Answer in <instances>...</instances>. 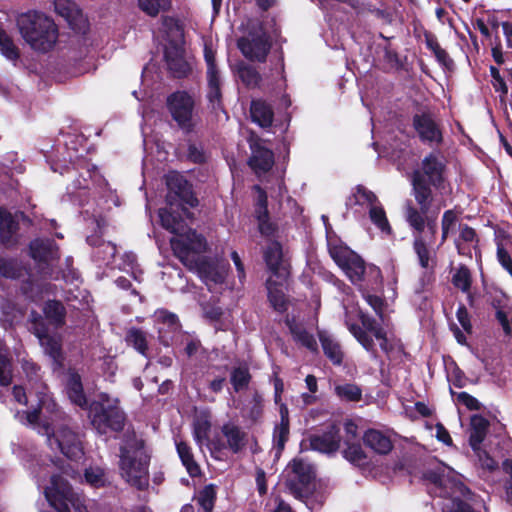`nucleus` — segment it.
I'll return each mask as SVG.
<instances>
[{
  "label": "nucleus",
  "mask_w": 512,
  "mask_h": 512,
  "mask_svg": "<svg viewBox=\"0 0 512 512\" xmlns=\"http://www.w3.org/2000/svg\"><path fill=\"white\" fill-rule=\"evenodd\" d=\"M119 458L121 477L138 490L146 489L149 485L150 455L145 441L134 430L128 429L124 433Z\"/></svg>",
  "instance_id": "obj_1"
},
{
  "label": "nucleus",
  "mask_w": 512,
  "mask_h": 512,
  "mask_svg": "<svg viewBox=\"0 0 512 512\" xmlns=\"http://www.w3.org/2000/svg\"><path fill=\"white\" fill-rule=\"evenodd\" d=\"M186 238L189 240V245L183 239L172 240L171 247L174 255L189 270H196L206 285L223 283L227 272L226 267L198 256L206 249L205 238L196 232H189Z\"/></svg>",
  "instance_id": "obj_2"
},
{
  "label": "nucleus",
  "mask_w": 512,
  "mask_h": 512,
  "mask_svg": "<svg viewBox=\"0 0 512 512\" xmlns=\"http://www.w3.org/2000/svg\"><path fill=\"white\" fill-rule=\"evenodd\" d=\"M17 27L24 41L38 53L50 52L58 41L57 25L43 12L30 10L20 14L17 18Z\"/></svg>",
  "instance_id": "obj_3"
},
{
  "label": "nucleus",
  "mask_w": 512,
  "mask_h": 512,
  "mask_svg": "<svg viewBox=\"0 0 512 512\" xmlns=\"http://www.w3.org/2000/svg\"><path fill=\"white\" fill-rule=\"evenodd\" d=\"M411 183L412 195L419 207L417 208L411 200H407L404 204L405 220L418 234L427 229L433 240L437 232L436 215L428 214L434 200L432 185L426 179H422L419 173L411 178Z\"/></svg>",
  "instance_id": "obj_4"
},
{
  "label": "nucleus",
  "mask_w": 512,
  "mask_h": 512,
  "mask_svg": "<svg viewBox=\"0 0 512 512\" xmlns=\"http://www.w3.org/2000/svg\"><path fill=\"white\" fill-rule=\"evenodd\" d=\"M89 418L99 434H106L108 431L120 432L126 422V415L119 407V400L107 393H100L98 399L90 404Z\"/></svg>",
  "instance_id": "obj_5"
},
{
  "label": "nucleus",
  "mask_w": 512,
  "mask_h": 512,
  "mask_svg": "<svg viewBox=\"0 0 512 512\" xmlns=\"http://www.w3.org/2000/svg\"><path fill=\"white\" fill-rule=\"evenodd\" d=\"M358 318L361 326L352 323L348 318L345 320L348 330L355 339L365 350L375 355L376 345L373 336L379 342L380 349L385 354H389L393 350V339L388 335L386 329L376 319L362 311L358 312Z\"/></svg>",
  "instance_id": "obj_6"
},
{
  "label": "nucleus",
  "mask_w": 512,
  "mask_h": 512,
  "mask_svg": "<svg viewBox=\"0 0 512 512\" xmlns=\"http://www.w3.org/2000/svg\"><path fill=\"white\" fill-rule=\"evenodd\" d=\"M45 497L57 512H87L81 497L75 493L61 475H52L50 485L45 488Z\"/></svg>",
  "instance_id": "obj_7"
},
{
  "label": "nucleus",
  "mask_w": 512,
  "mask_h": 512,
  "mask_svg": "<svg viewBox=\"0 0 512 512\" xmlns=\"http://www.w3.org/2000/svg\"><path fill=\"white\" fill-rule=\"evenodd\" d=\"M237 47L249 61L264 63L271 50L272 40L261 24L252 25L237 39Z\"/></svg>",
  "instance_id": "obj_8"
},
{
  "label": "nucleus",
  "mask_w": 512,
  "mask_h": 512,
  "mask_svg": "<svg viewBox=\"0 0 512 512\" xmlns=\"http://www.w3.org/2000/svg\"><path fill=\"white\" fill-rule=\"evenodd\" d=\"M43 434L47 436V443L52 450H58L72 460L82 457V442L78 434L66 423L60 424L56 429L50 428V423H46L43 425Z\"/></svg>",
  "instance_id": "obj_9"
},
{
  "label": "nucleus",
  "mask_w": 512,
  "mask_h": 512,
  "mask_svg": "<svg viewBox=\"0 0 512 512\" xmlns=\"http://www.w3.org/2000/svg\"><path fill=\"white\" fill-rule=\"evenodd\" d=\"M166 184L168 187V194L166 202L168 206H181L182 214L190 218L192 213L184 207L187 205L191 208L198 205V199L194 196L192 186L180 174L171 172L166 177Z\"/></svg>",
  "instance_id": "obj_10"
},
{
  "label": "nucleus",
  "mask_w": 512,
  "mask_h": 512,
  "mask_svg": "<svg viewBox=\"0 0 512 512\" xmlns=\"http://www.w3.org/2000/svg\"><path fill=\"white\" fill-rule=\"evenodd\" d=\"M194 96L185 90H177L167 96L166 107L179 128H193L195 116Z\"/></svg>",
  "instance_id": "obj_11"
},
{
  "label": "nucleus",
  "mask_w": 512,
  "mask_h": 512,
  "mask_svg": "<svg viewBox=\"0 0 512 512\" xmlns=\"http://www.w3.org/2000/svg\"><path fill=\"white\" fill-rule=\"evenodd\" d=\"M25 421L21 419L24 424L37 427L39 433L43 434V425L50 423V428L56 425L58 421H65L66 415L62 412L55 401L47 394H43L39 398L38 408L30 412H25L22 415Z\"/></svg>",
  "instance_id": "obj_12"
},
{
  "label": "nucleus",
  "mask_w": 512,
  "mask_h": 512,
  "mask_svg": "<svg viewBox=\"0 0 512 512\" xmlns=\"http://www.w3.org/2000/svg\"><path fill=\"white\" fill-rule=\"evenodd\" d=\"M329 253L352 283L357 284L363 280L365 263L359 255L344 246H332Z\"/></svg>",
  "instance_id": "obj_13"
},
{
  "label": "nucleus",
  "mask_w": 512,
  "mask_h": 512,
  "mask_svg": "<svg viewBox=\"0 0 512 512\" xmlns=\"http://www.w3.org/2000/svg\"><path fill=\"white\" fill-rule=\"evenodd\" d=\"M32 330L38 338L44 353L48 355L58 366H62L64 360L62 351V337L58 334H50L44 320L39 316L32 322Z\"/></svg>",
  "instance_id": "obj_14"
},
{
  "label": "nucleus",
  "mask_w": 512,
  "mask_h": 512,
  "mask_svg": "<svg viewBox=\"0 0 512 512\" xmlns=\"http://www.w3.org/2000/svg\"><path fill=\"white\" fill-rule=\"evenodd\" d=\"M248 141L251 149L248 164L251 169L257 175L264 174L271 170L274 165L273 152L262 145V140L258 138L252 130L250 131Z\"/></svg>",
  "instance_id": "obj_15"
},
{
  "label": "nucleus",
  "mask_w": 512,
  "mask_h": 512,
  "mask_svg": "<svg viewBox=\"0 0 512 512\" xmlns=\"http://www.w3.org/2000/svg\"><path fill=\"white\" fill-rule=\"evenodd\" d=\"M289 467L291 468V474L286 482L287 487L296 497H301L304 488L314 478L313 467L302 459H293Z\"/></svg>",
  "instance_id": "obj_16"
},
{
  "label": "nucleus",
  "mask_w": 512,
  "mask_h": 512,
  "mask_svg": "<svg viewBox=\"0 0 512 512\" xmlns=\"http://www.w3.org/2000/svg\"><path fill=\"white\" fill-rule=\"evenodd\" d=\"M181 206H171L159 209V218L161 225L167 231L175 234L177 237H173L171 240L175 239H183L184 242L189 245V240L186 238L189 232H195L191 229H186V224L182 215L179 213L178 209ZM172 241H170L171 243Z\"/></svg>",
  "instance_id": "obj_17"
},
{
  "label": "nucleus",
  "mask_w": 512,
  "mask_h": 512,
  "mask_svg": "<svg viewBox=\"0 0 512 512\" xmlns=\"http://www.w3.org/2000/svg\"><path fill=\"white\" fill-rule=\"evenodd\" d=\"M185 47H165L164 60L173 78L183 79L189 76L192 68L185 58Z\"/></svg>",
  "instance_id": "obj_18"
},
{
  "label": "nucleus",
  "mask_w": 512,
  "mask_h": 512,
  "mask_svg": "<svg viewBox=\"0 0 512 512\" xmlns=\"http://www.w3.org/2000/svg\"><path fill=\"white\" fill-rule=\"evenodd\" d=\"M444 171L443 160L431 153L422 160L421 167L413 171L412 177L419 173L422 179H426L434 187H439L444 180Z\"/></svg>",
  "instance_id": "obj_19"
},
{
  "label": "nucleus",
  "mask_w": 512,
  "mask_h": 512,
  "mask_svg": "<svg viewBox=\"0 0 512 512\" xmlns=\"http://www.w3.org/2000/svg\"><path fill=\"white\" fill-rule=\"evenodd\" d=\"M55 12L65 19L69 26L75 31H81L85 26V19L82 10L71 0H55Z\"/></svg>",
  "instance_id": "obj_20"
},
{
  "label": "nucleus",
  "mask_w": 512,
  "mask_h": 512,
  "mask_svg": "<svg viewBox=\"0 0 512 512\" xmlns=\"http://www.w3.org/2000/svg\"><path fill=\"white\" fill-rule=\"evenodd\" d=\"M341 437L339 430L331 426L327 431L321 434H313L309 437L310 447L321 453H334L340 447Z\"/></svg>",
  "instance_id": "obj_21"
},
{
  "label": "nucleus",
  "mask_w": 512,
  "mask_h": 512,
  "mask_svg": "<svg viewBox=\"0 0 512 512\" xmlns=\"http://www.w3.org/2000/svg\"><path fill=\"white\" fill-rule=\"evenodd\" d=\"M470 494V490L463 483L454 482L451 487V497L445 499L443 503V512H473L470 505L459 498V496L468 498Z\"/></svg>",
  "instance_id": "obj_22"
},
{
  "label": "nucleus",
  "mask_w": 512,
  "mask_h": 512,
  "mask_svg": "<svg viewBox=\"0 0 512 512\" xmlns=\"http://www.w3.org/2000/svg\"><path fill=\"white\" fill-rule=\"evenodd\" d=\"M30 255L39 262L48 264L59 258L58 247L49 239H35L30 243Z\"/></svg>",
  "instance_id": "obj_23"
},
{
  "label": "nucleus",
  "mask_w": 512,
  "mask_h": 512,
  "mask_svg": "<svg viewBox=\"0 0 512 512\" xmlns=\"http://www.w3.org/2000/svg\"><path fill=\"white\" fill-rule=\"evenodd\" d=\"M221 433L226 440V447L234 454L239 453L247 444V433L233 422L224 423Z\"/></svg>",
  "instance_id": "obj_24"
},
{
  "label": "nucleus",
  "mask_w": 512,
  "mask_h": 512,
  "mask_svg": "<svg viewBox=\"0 0 512 512\" xmlns=\"http://www.w3.org/2000/svg\"><path fill=\"white\" fill-rule=\"evenodd\" d=\"M264 259L269 270L278 278L285 279L288 270L283 262L282 247L278 242H271L264 252Z\"/></svg>",
  "instance_id": "obj_25"
},
{
  "label": "nucleus",
  "mask_w": 512,
  "mask_h": 512,
  "mask_svg": "<svg viewBox=\"0 0 512 512\" xmlns=\"http://www.w3.org/2000/svg\"><path fill=\"white\" fill-rule=\"evenodd\" d=\"M363 442L379 455H387L393 449L390 437L377 429H368L363 435Z\"/></svg>",
  "instance_id": "obj_26"
},
{
  "label": "nucleus",
  "mask_w": 512,
  "mask_h": 512,
  "mask_svg": "<svg viewBox=\"0 0 512 512\" xmlns=\"http://www.w3.org/2000/svg\"><path fill=\"white\" fill-rule=\"evenodd\" d=\"M250 116L260 128H271L274 112L272 106L265 100H253L250 105Z\"/></svg>",
  "instance_id": "obj_27"
},
{
  "label": "nucleus",
  "mask_w": 512,
  "mask_h": 512,
  "mask_svg": "<svg viewBox=\"0 0 512 512\" xmlns=\"http://www.w3.org/2000/svg\"><path fill=\"white\" fill-rule=\"evenodd\" d=\"M413 127L412 128H438L435 122V115L432 109L416 100L412 103Z\"/></svg>",
  "instance_id": "obj_28"
},
{
  "label": "nucleus",
  "mask_w": 512,
  "mask_h": 512,
  "mask_svg": "<svg viewBox=\"0 0 512 512\" xmlns=\"http://www.w3.org/2000/svg\"><path fill=\"white\" fill-rule=\"evenodd\" d=\"M176 450L183 466L186 468L187 473L191 477L199 476L201 474V469L194 459L191 447L186 442L179 441L176 443Z\"/></svg>",
  "instance_id": "obj_29"
},
{
  "label": "nucleus",
  "mask_w": 512,
  "mask_h": 512,
  "mask_svg": "<svg viewBox=\"0 0 512 512\" xmlns=\"http://www.w3.org/2000/svg\"><path fill=\"white\" fill-rule=\"evenodd\" d=\"M18 229V223L11 213L0 209V239L5 245L14 243V236Z\"/></svg>",
  "instance_id": "obj_30"
},
{
  "label": "nucleus",
  "mask_w": 512,
  "mask_h": 512,
  "mask_svg": "<svg viewBox=\"0 0 512 512\" xmlns=\"http://www.w3.org/2000/svg\"><path fill=\"white\" fill-rule=\"evenodd\" d=\"M470 426L469 444L471 448L481 446L488 431V420L481 415H474L471 417Z\"/></svg>",
  "instance_id": "obj_31"
},
{
  "label": "nucleus",
  "mask_w": 512,
  "mask_h": 512,
  "mask_svg": "<svg viewBox=\"0 0 512 512\" xmlns=\"http://www.w3.org/2000/svg\"><path fill=\"white\" fill-rule=\"evenodd\" d=\"M207 100L214 110H223L220 75H207Z\"/></svg>",
  "instance_id": "obj_32"
},
{
  "label": "nucleus",
  "mask_w": 512,
  "mask_h": 512,
  "mask_svg": "<svg viewBox=\"0 0 512 512\" xmlns=\"http://www.w3.org/2000/svg\"><path fill=\"white\" fill-rule=\"evenodd\" d=\"M289 330L293 336V339L306 347L312 352H316L318 345L317 341L312 334H310L302 325L295 322L287 321Z\"/></svg>",
  "instance_id": "obj_33"
},
{
  "label": "nucleus",
  "mask_w": 512,
  "mask_h": 512,
  "mask_svg": "<svg viewBox=\"0 0 512 512\" xmlns=\"http://www.w3.org/2000/svg\"><path fill=\"white\" fill-rule=\"evenodd\" d=\"M43 312L49 322L56 328L65 324L66 310L60 301L51 300L46 302Z\"/></svg>",
  "instance_id": "obj_34"
},
{
  "label": "nucleus",
  "mask_w": 512,
  "mask_h": 512,
  "mask_svg": "<svg viewBox=\"0 0 512 512\" xmlns=\"http://www.w3.org/2000/svg\"><path fill=\"white\" fill-rule=\"evenodd\" d=\"M375 203H378L377 196L362 185L356 186L352 195L349 196L346 200L347 207H353L355 205H367L370 208Z\"/></svg>",
  "instance_id": "obj_35"
},
{
  "label": "nucleus",
  "mask_w": 512,
  "mask_h": 512,
  "mask_svg": "<svg viewBox=\"0 0 512 512\" xmlns=\"http://www.w3.org/2000/svg\"><path fill=\"white\" fill-rule=\"evenodd\" d=\"M266 288L271 306L278 312L286 311L287 301L283 291L279 288L276 281L269 278L266 282Z\"/></svg>",
  "instance_id": "obj_36"
},
{
  "label": "nucleus",
  "mask_w": 512,
  "mask_h": 512,
  "mask_svg": "<svg viewBox=\"0 0 512 512\" xmlns=\"http://www.w3.org/2000/svg\"><path fill=\"white\" fill-rule=\"evenodd\" d=\"M237 72L240 80L247 88H256L262 81L261 74L254 66L250 64H239Z\"/></svg>",
  "instance_id": "obj_37"
},
{
  "label": "nucleus",
  "mask_w": 512,
  "mask_h": 512,
  "mask_svg": "<svg viewBox=\"0 0 512 512\" xmlns=\"http://www.w3.org/2000/svg\"><path fill=\"white\" fill-rule=\"evenodd\" d=\"M67 393L70 400L80 407H84L87 404L85 394L83 392V386L81 378L78 374H72L68 381Z\"/></svg>",
  "instance_id": "obj_38"
},
{
  "label": "nucleus",
  "mask_w": 512,
  "mask_h": 512,
  "mask_svg": "<svg viewBox=\"0 0 512 512\" xmlns=\"http://www.w3.org/2000/svg\"><path fill=\"white\" fill-rule=\"evenodd\" d=\"M250 381L251 374L247 365L241 364L232 369L230 382L236 392L246 389Z\"/></svg>",
  "instance_id": "obj_39"
},
{
  "label": "nucleus",
  "mask_w": 512,
  "mask_h": 512,
  "mask_svg": "<svg viewBox=\"0 0 512 512\" xmlns=\"http://www.w3.org/2000/svg\"><path fill=\"white\" fill-rule=\"evenodd\" d=\"M199 506L198 512H212L216 501V489L213 484L206 485L195 498Z\"/></svg>",
  "instance_id": "obj_40"
},
{
  "label": "nucleus",
  "mask_w": 512,
  "mask_h": 512,
  "mask_svg": "<svg viewBox=\"0 0 512 512\" xmlns=\"http://www.w3.org/2000/svg\"><path fill=\"white\" fill-rule=\"evenodd\" d=\"M139 8L150 17H156L160 11L171 9V0H138Z\"/></svg>",
  "instance_id": "obj_41"
},
{
  "label": "nucleus",
  "mask_w": 512,
  "mask_h": 512,
  "mask_svg": "<svg viewBox=\"0 0 512 512\" xmlns=\"http://www.w3.org/2000/svg\"><path fill=\"white\" fill-rule=\"evenodd\" d=\"M324 354L335 364L342 362V352L338 343L324 333H319Z\"/></svg>",
  "instance_id": "obj_42"
},
{
  "label": "nucleus",
  "mask_w": 512,
  "mask_h": 512,
  "mask_svg": "<svg viewBox=\"0 0 512 512\" xmlns=\"http://www.w3.org/2000/svg\"><path fill=\"white\" fill-rule=\"evenodd\" d=\"M0 52L10 61H17L20 58V50L14 44L13 39L0 27Z\"/></svg>",
  "instance_id": "obj_43"
},
{
  "label": "nucleus",
  "mask_w": 512,
  "mask_h": 512,
  "mask_svg": "<svg viewBox=\"0 0 512 512\" xmlns=\"http://www.w3.org/2000/svg\"><path fill=\"white\" fill-rule=\"evenodd\" d=\"M452 284L460 289L462 292L467 293L470 291L472 284L471 272L465 265H460L452 276Z\"/></svg>",
  "instance_id": "obj_44"
},
{
  "label": "nucleus",
  "mask_w": 512,
  "mask_h": 512,
  "mask_svg": "<svg viewBox=\"0 0 512 512\" xmlns=\"http://www.w3.org/2000/svg\"><path fill=\"white\" fill-rule=\"evenodd\" d=\"M478 241L479 239L476 231L472 227L468 226L467 224L459 225V237L455 240V245L459 254H465L464 247L462 246L461 242L476 246Z\"/></svg>",
  "instance_id": "obj_45"
},
{
  "label": "nucleus",
  "mask_w": 512,
  "mask_h": 512,
  "mask_svg": "<svg viewBox=\"0 0 512 512\" xmlns=\"http://www.w3.org/2000/svg\"><path fill=\"white\" fill-rule=\"evenodd\" d=\"M369 216L371 221L383 232L390 233L391 227L384 209L375 203L369 208Z\"/></svg>",
  "instance_id": "obj_46"
},
{
  "label": "nucleus",
  "mask_w": 512,
  "mask_h": 512,
  "mask_svg": "<svg viewBox=\"0 0 512 512\" xmlns=\"http://www.w3.org/2000/svg\"><path fill=\"white\" fill-rule=\"evenodd\" d=\"M126 341L138 352L145 354L147 350V338L145 332L137 328H132L127 333Z\"/></svg>",
  "instance_id": "obj_47"
},
{
  "label": "nucleus",
  "mask_w": 512,
  "mask_h": 512,
  "mask_svg": "<svg viewBox=\"0 0 512 512\" xmlns=\"http://www.w3.org/2000/svg\"><path fill=\"white\" fill-rule=\"evenodd\" d=\"M414 250L418 256L420 265L427 268L429 265V251L423 239L422 233L418 234L414 231Z\"/></svg>",
  "instance_id": "obj_48"
},
{
  "label": "nucleus",
  "mask_w": 512,
  "mask_h": 512,
  "mask_svg": "<svg viewBox=\"0 0 512 512\" xmlns=\"http://www.w3.org/2000/svg\"><path fill=\"white\" fill-rule=\"evenodd\" d=\"M335 391L340 398L347 401H358L362 395L361 389L357 385L350 383L336 386Z\"/></svg>",
  "instance_id": "obj_49"
},
{
  "label": "nucleus",
  "mask_w": 512,
  "mask_h": 512,
  "mask_svg": "<svg viewBox=\"0 0 512 512\" xmlns=\"http://www.w3.org/2000/svg\"><path fill=\"white\" fill-rule=\"evenodd\" d=\"M343 455L345 459L356 465L364 464L367 458L360 444L348 445L347 448L343 451Z\"/></svg>",
  "instance_id": "obj_50"
},
{
  "label": "nucleus",
  "mask_w": 512,
  "mask_h": 512,
  "mask_svg": "<svg viewBox=\"0 0 512 512\" xmlns=\"http://www.w3.org/2000/svg\"><path fill=\"white\" fill-rule=\"evenodd\" d=\"M210 428L211 423L205 419L194 424L193 437L200 447L208 440Z\"/></svg>",
  "instance_id": "obj_51"
},
{
  "label": "nucleus",
  "mask_w": 512,
  "mask_h": 512,
  "mask_svg": "<svg viewBox=\"0 0 512 512\" xmlns=\"http://www.w3.org/2000/svg\"><path fill=\"white\" fill-rule=\"evenodd\" d=\"M85 480L94 487L104 486L107 479L104 470L99 467H90L85 470Z\"/></svg>",
  "instance_id": "obj_52"
},
{
  "label": "nucleus",
  "mask_w": 512,
  "mask_h": 512,
  "mask_svg": "<svg viewBox=\"0 0 512 512\" xmlns=\"http://www.w3.org/2000/svg\"><path fill=\"white\" fill-rule=\"evenodd\" d=\"M167 45L166 47H178L182 48L185 46V35L183 25H180L173 30L166 33Z\"/></svg>",
  "instance_id": "obj_53"
},
{
  "label": "nucleus",
  "mask_w": 512,
  "mask_h": 512,
  "mask_svg": "<svg viewBox=\"0 0 512 512\" xmlns=\"http://www.w3.org/2000/svg\"><path fill=\"white\" fill-rule=\"evenodd\" d=\"M262 412H263V398L258 392H255L253 394L252 400L249 403V406L247 408L246 416L248 418H250L251 420L256 421L261 417Z\"/></svg>",
  "instance_id": "obj_54"
},
{
  "label": "nucleus",
  "mask_w": 512,
  "mask_h": 512,
  "mask_svg": "<svg viewBox=\"0 0 512 512\" xmlns=\"http://www.w3.org/2000/svg\"><path fill=\"white\" fill-rule=\"evenodd\" d=\"M424 477L429 482L444 488H448V486H450L451 488L453 486V483L456 482L455 480H449L443 473L435 470L427 471L424 474Z\"/></svg>",
  "instance_id": "obj_55"
},
{
  "label": "nucleus",
  "mask_w": 512,
  "mask_h": 512,
  "mask_svg": "<svg viewBox=\"0 0 512 512\" xmlns=\"http://www.w3.org/2000/svg\"><path fill=\"white\" fill-rule=\"evenodd\" d=\"M472 449L482 468L492 471L497 467V462L481 446Z\"/></svg>",
  "instance_id": "obj_56"
},
{
  "label": "nucleus",
  "mask_w": 512,
  "mask_h": 512,
  "mask_svg": "<svg viewBox=\"0 0 512 512\" xmlns=\"http://www.w3.org/2000/svg\"><path fill=\"white\" fill-rule=\"evenodd\" d=\"M255 191L257 192L256 199V208L255 215L256 217H264L268 214L267 209V194L266 192L258 185L254 186Z\"/></svg>",
  "instance_id": "obj_57"
},
{
  "label": "nucleus",
  "mask_w": 512,
  "mask_h": 512,
  "mask_svg": "<svg viewBox=\"0 0 512 512\" xmlns=\"http://www.w3.org/2000/svg\"><path fill=\"white\" fill-rule=\"evenodd\" d=\"M11 380V363L6 356L0 354V385L7 386Z\"/></svg>",
  "instance_id": "obj_58"
},
{
  "label": "nucleus",
  "mask_w": 512,
  "mask_h": 512,
  "mask_svg": "<svg viewBox=\"0 0 512 512\" xmlns=\"http://www.w3.org/2000/svg\"><path fill=\"white\" fill-rule=\"evenodd\" d=\"M384 60L397 71L404 69V63L401 60L398 52L396 50L391 49L389 46H386L384 48Z\"/></svg>",
  "instance_id": "obj_59"
},
{
  "label": "nucleus",
  "mask_w": 512,
  "mask_h": 512,
  "mask_svg": "<svg viewBox=\"0 0 512 512\" xmlns=\"http://www.w3.org/2000/svg\"><path fill=\"white\" fill-rule=\"evenodd\" d=\"M490 75L493 79V87L496 92H500L502 95H507L508 87L505 79L501 76L500 71L495 66H490Z\"/></svg>",
  "instance_id": "obj_60"
},
{
  "label": "nucleus",
  "mask_w": 512,
  "mask_h": 512,
  "mask_svg": "<svg viewBox=\"0 0 512 512\" xmlns=\"http://www.w3.org/2000/svg\"><path fill=\"white\" fill-rule=\"evenodd\" d=\"M497 260L512 277V258L501 243L497 245Z\"/></svg>",
  "instance_id": "obj_61"
},
{
  "label": "nucleus",
  "mask_w": 512,
  "mask_h": 512,
  "mask_svg": "<svg viewBox=\"0 0 512 512\" xmlns=\"http://www.w3.org/2000/svg\"><path fill=\"white\" fill-rule=\"evenodd\" d=\"M419 138L429 145L438 144L442 141L441 130H418Z\"/></svg>",
  "instance_id": "obj_62"
},
{
  "label": "nucleus",
  "mask_w": 512,
  "mask_h": 512,
  "mask_svg": "<svg viewBox=\"0 0 512 512\" xmlns=\"http://www.w3.org/2000/svg\"><path fill=\"white\" fill-rule=\"evenodd\" d=\"M459 215L460 213L453 209L445 211L441 220V228H445L451 232L454 231L455 225L459 219Z\"/></svg>",
  "instance_id": "obj_63"
},
{
  "label": "nucleus",
  "mask_w": 512,
  "mask_h": 512,
  "mask_svg": "<svg viewBox=\"0 0 512 512\" xmlns=\"http://www.w3.org/2000/svg\"><path fill=\"white\" fill-rule=\"evenodd\" d=\"M504 472L509 476L505 482L507 500L512 502V460L506 459L503 464Z\"/></svg>",
  "instance_id": "obj_64"
}]
</instances>
